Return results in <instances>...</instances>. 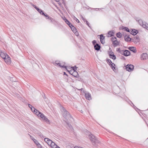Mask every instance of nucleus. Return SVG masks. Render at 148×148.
Masks as SVG:
<instances>
[{
	"label": "nucleus",
	"mask_w": 148,
	"mask_h": 148,
	"mask_svg": "<svg viewBox=\"0 0 148 148\" xmlns=\"http://www.w3.org/2000/svg\"><path fill=\"white\" fill-rule=\"evenodd\" d=\"M0 56L7 64L11 63V61L10 56L6 53L0 51Z\"/></svg>",
	"instance_id": "nucleus-1"
},
{
	"label": "nucleus",
	"mask_w": 148,
	"mask_h": 148,
	"mask_svg": "<svg viewBox=\"0 0 148 148\" xmlns=\"http://www.w3.org/2000/svg\"><path fill=\"white\" fill-rule=\"evenodd\" d=\"M60 110L62 112L63 117H64L65 118H68L69 119L71 118V116L70 114L64 107L61 106Z\"/></svg>",
	"instance_id": "nucleus-2"
},
{
	"label": "nucleus",
	"mask_w": 148,
	"mask_h": 148,
	"mask_svg": "<svg viewBox=\"0 0 148 148\" xmlns=\"http://www.w3.org/2000/svg\"><path fill=\"white\" fill-rule=\"evenodd\" d=\"M89 138L93 145L99 143V141L93 135L90 134L89 136Z\"/></svg>",
	"instance_id": "nucleus-3"
},
{
	"label": "nucleus",
	"mask_w": 148,
	"mask_h": 148,
	"mask_svg": "<svg viewBox=\"0 0 148 148\" xmlns=\"http://www.w3.org/2000/svg\"><path fill=\"white\" fill-rule=\"evenodd\" d=\"M140 25L144 28L148 30V24L141 20H139L138 21Z\"/></svg>",
	"instance_id": "nucleus-4"
},
{
	"label": "nucleus",
	"mask_w": 148,
	"mask_h": 148,
	"mask_svg": "<svg viewBox=\"0 0 148 148\" xmlns=\"http://www.w3.org/2000/svg\"><path fill=\"white\" fill-rule=\"evenodd\" d=\"M46 18L47 19H48L49 21H50V22L54 24H56V21L53 18H52L51 17L48 16L47 14L45 16Z\"/></svg>",
	"instance_id": "nucleus-5"
},
{
	"label": "nucleus",
	"mask_w": 148,
	"mask_h": 148,
	"mask_svg": "<svg viewBox=\"0 0 148 148\" xmlns=\"http://www.w3.org/2000/svg\"><path fill=\"white\" fill-rule=\"evenodd\" d=\"M111 40L112 41L113 44L115 47L117 46L119 44V42L117 40V39L116 37L112 38Z\"/></svg>",
	"instance_id": "nucleus-6"
},
{
	"label": "nucleus",
	"mask_w": 148,
	"mask_h": 148,
	"mask_svg": "<svg viewBox=\"0 0 148 148\" xmlns=\"http://www.w3.org/2000/svg\"><path fill=\"white\" fill-rule=\"evenodd\" d=\"M134 66L132 64H127L126 66V69L128 71H131L133 70Z\"/></svg>",
	"instance_id": "nucleus-7"
},
{
	"label": "nucleus",
	"mask_w": 148,
	"mask_h": 148,
	"mask_svg": "<svg viewBox=\"0 0 148 148\" xmlns=\"http://www.w3.org/2000/svg\"><path fill=\"white\" fill-rule=\"evenodd\" d=\"M141 59L142 60H145L148 58L147 54L146 53H143L141 55Z\"/></svg>",
	"instance_id": "nucleus-8"
},
{
	"label": "nucleus",
	"mask_w": 148,
	"mask_h": 148,
	"mask_svg": "<svg viewBox=\"0 0 148 148\" xmlns=\"http://www.w3.org/2000/svg\"><path fill=\"white\" fill-rule=\"evenodd\" d=\"M85 97L88 100L91 99V97L90 94L88 92H85Z\"/></svg>",
	"instance_id": "nucleus-9"
},
{
	"label": "nucleus",
	"mask_w": 148,
	"mask_h": 148,
	"mask_svg": "<svg viewBox=\"0 0 148 148\" xmlns=\"http://www.w3.org/2000/svg\"><path fill=\"white\" fill-rule=\"evenodd\" d=\"M44 140L49 146L51 145V144L53 142L51 140L49 139L48 138H45Z\"/></svg>",
	"instance_id": "nucleus-10"
},
{
	"label": "nucleus",
	"mask_w": 148,
	"mask_h": 148,
	"mask_svg": "<svg viewBox=\"0 0 148 148\" xmlns=\"http://www.w3.org/2000/svg\"><path fill=\"white\" fill-rule=\"evenodd\" d=\"M100 42L103 44H104L105 43V40H104L105 37L103 36L102 34H101L100 35Z\"/></svg>",
	"instance_id": "nucleus-11"
},
{
	"label": "nucleus",
	"mask_w": 148,
	"mask_h": 148,
	"mask_svg": "<svg viewBox=\"0 0 148 148\" xmlns=\"http://www.w3.org/2000/svg\"><path fill=\"white\" fill-rule=\"evenodd\" d=\"M32 140L34 141V143L36 144L38 148H41L42 146L39 143L38 141H37L36 139L33 138V139H32Z\"/></svg>",
	"instance_id": "nucleus-12"
},
{
	"label": "nucleus",
	"mask_w": 148,
	"mask_h": 148,
	"mask_svg": "<svg viewBox=\"0 0 148 148\" xmlns=\"http://www.w3.org/2000/svg\"><path fill=\"white\" fill-rule=\"evenodd\" d=\"M122 51L123 53V55L126 56H127L130 55V52L128 50H125L124 51L123 50Z\"/></svg>",
	"instance_id": "nucleus-13"
},
{
	"label": "nucleus",
	"mask_w": 148,
	"mask_h": 148,
	"mask_svg": "<svg viewBox=\"0 0 148 148\" xmlns=\"http://www.w3.org/2000/svg\"><path fill=\"white\" fill-rule=\"evenodd\" d=\"M36 115L38 117H41L42 119H43L44 118H45V116L43 113L39 111H38V113L36 114Z\"/></svg>",
	"instance_id": "nucleus-14"
},
{
	"label": "nucleus",
	"mask_w": 148,
	"mask_h": 148,
	"mask_svg": "<svg viewBox=\"0 0 148 148\" xmlns=\"http://www.w3.org/2000/svg\"><path fill=\"white\" fill-rule=\"evenodd\" d=\"M138 32V31L137 30L135 29H132L130 30V33L131 34L133 35H135L137 34Z\"/></svg>",
	"instance_id": "nucleus-15"
},
{
	"label": "nucleus",
	"mask_w": 148,
	"mask_h": 148,
	"mask_svg": "<svg viewBox=\"0 0 148 148\" xmlns=\"http://www.w3.org/2000/svg\"><path fill=\"white\" fill-rule=\"evenodd\" d=\"M124 39L127 42L130 41L131 40V38L129 36L127 35H126L124 36Z\"/></svg>",
	"instance_id": "nucleus-16"
},
{
	"label": "nucleus",
	"mask_w": 148,
	"mask_h": 148,
	"mask_svg": "<svg viewBox=\"0 0 148 148\" xmlns=\"http://www.w3.org/2000/svg\"><path fill=\"white\" fill-rule=\"evenodd\" d=\"M36 10L38 11V12L41 15H42L43 16H45L46 15V14H45L44 12H43V10H42L39 8H37Z\"/></svg>",
	"instance_id": "nucleus-17"
},
{
	"label": "nucleus",
	"mask_w": 148,
	"mask_h": 148,
	"mask_svg": "<svg viewBox=\"0 0 148 148\" xmlns=\"http://www.w3.org/2000/svg\"><path fill=\"white\" fill-rule=\"evenodd\" d=\"M129 49L134 53H136V47H129Z\"/></svg>",
	"instance_id": "nucleus-18"
},
{
	"label": "nucleus",
	"mask_w": 148,
	"mask_h": 148,
	"mask_svg": "<svg viewBox=\"0 0 148 148\" xmlns=\"http://www.w3.org/2000/svg\"><path fill=\"white\" fill-rule=\"evenodd\" d=\"M95 49L97 51H99L100 49V46L98 44H96L94 46Z\"/></svg>",
	"instance_id": "nucleus-19"
},
{
	"label": "nucleus",
	"mask_w": 148,
	"mask_h": 148,
	"mask_svg": "<svg viewBox=\"0 0 148 148\" xmlns=\"http://www.w3.org/2000/svg\"><path fill=\"white\" fill-rule=\"evenodd\" d=\"M32 111L34 112V113H35L36 115V114L38 113V112L39 111L38 110L36 109L34 107H32L31 109Z\"/></svg>",
	"instance_id": "nucleus-20"
},
{
	"label": "nucleus",
	"mask_w": 148,
	"mask_h": 148,
	"mask_svg": "<svg viewBox=\"0 0 148 148\" xmlns=\"http://www.w3.org/2000/svg\"><path fill=\"white\" fill-rule=\"evenodd\" d=\"M72 75L73 76L77 77L79 76V74L76 71H74Z\"/></svg>",
	"instance_id": "nucleus-21"
},
{
	"label": "nucleus",
	"mask_w": 148,
	"mask_h": 148,
	"mask_svg": "<svg viewBox=\"0 0 148 148\" xmlns=\"http://www.w3.org/2000/svg\"><path fill=\"white\" fill-rule=\"evenodd\" d=\"M55 63L56 64H57L58 65L61 67L62 68H66V66H65L64 65H61L60 64L59 62L58 61H56Z\"/></svg>",
	"instance_id": "nucleus-22"
},
{
	"label": "nucleus",
	"mask_w": 148,
	"mask_h": 148,
	"mask_svg": "<svg viewBox=\"0 0 148 148\" xmlns=\"http://www.w3.org/2000/svg\"><path fill=\"white\" fill-rule=\"evenodd\" d=\"M115 64L113 63H112L110 64V66L111 68L113 70V71H114V70H116Z\"/></svg>",
	"instance_id": "nucleus-23"
},
{
	"label": "nucleus",
	"mask_w": 148,
	"mask_h": 148,
	"mask_svg": "<svg viewBox=\"0 0 148 148\" xmlns=\"http://www.w3.org/2000/svg\"><path fill=\"white\" fill-rule=\"evenodd\" d=\"M70 27L71 28L73 32H76L77 31L76 29L73 25H71V26H70Z\"/></svg>",
	"instance_id": "nucleus-24"
},
{
	"label": "nucleus",
	"mask_w": 148,
	"mask_h": 148,
	"mask_svg": "<svg viewBox=\"0 0 148 148\" xmlns=\"http://www.w3.org/2000/svg\"><path fill=\"white\" fill-rule=\"evenodd\" d=\"M64 20L70 27L71 26V25H72V24H71L70 22L66 18L64 19Z\"/></svg>",
	"instance_id": "nucleus-25"
},
{
	"label": "nucleus",
	"mask_w": 148,
	"mask_h": 148,
	"mask_svg": "<svg viewBox=\"0 0 148 148\" xmlns=\"http://www.w3.org/2000/svg\"><path fill=\"white\" fill-rule=\"evenodd\" d=\"M109 56L110 58H112L114 60L116 59V57L115 55H114L113 54H110V53H109Z\"/></svg>",
	"instance_id": "nucleus-26"
},
{
	"label": "nucleus",
	"mask_w": 148,
	"mask_h": 148,
	"mask_svg": "<svg viewBox=\"0 0 148 148\" xmlns=\"http://www.w3.org/2000/svg\"><path fill=\"white\" fill-rule=\"evenodd\" d=\"M114 33L113 32L109 31L108 32V36L111 37L114 35Z\"/></svg>",
	"instance_id": "nucleus-27"
},
{
	"label": "nucleus",
	"mask_w": 148,
	"mask_h": 148,
	"mask_svg": "<svg viewBox=\"0 0 148 148\" xmlns=\"http://www.w3.org/2000/svg\"><path fill=\"white\" fill-rule=\"evenodd\" d=\"M57 145L54 142H53L51 144V145L50 146L52 148H55L56 147H57Z\"/></svg>",
	"instance_id": "nucleus-28"
},
{
	"label": "nucleus",
	"mask_w": 148,
	"mask_h": 148,
	"mask_svg": "<svg viewBox=\"0 0 148 148\" xmlns=\"http://www.w3.org/2000/svg\"><path fill=\"white\" fill-rule=\"evenodd\" d=\"M67 127H68V128L69 129L72 130V129H73V128L72 126L71 125L68 123H67Z\"/></svg>",
	"instance_id": "nucleus-29"
},
{
	"label": "nucleus",
	"mask_w": 148,
	"mask_h": 148,
	"mask_svg": "<svg viewBox=\"0 0 148 148\" xmlns=\"http://www.w3.org/2000/svg\"><path fill=\"white\" fill-rule=\"evenodd\" d=\"M116 36L119 38H120L122 36V34L120 32H119L116 34Z\"/></svg>",
	"instance_id": "nucleus-30"
},
{
	"label": "nucleus",
	"mask_w": 148,
	"mask_h": 148,
	"mask_svg": "<svg viewBox=\"0 0 148 148\" xmlns=\"http://www.w3.org/2000/svg\"><path fill=\"white\" fill-rule=\"evenodd\" d=\"M43 120H44L47 123H50V121H49V120L47 118L46 116H45V118H44Z\"/></svg>",
	"instance_id": "nucleus-31"
},
{
	"label": "nucleus",
	"mask_w": 148,
	"mask_h": 148,
	"mask_svg": "<svg viewBox=\"0 0 148 148\" xmlns=\"http://www.w3.org/2000/svg\"><path fill=\"white\" fill-rule=\"evenodd\" d=\"M106 62L109 65H110V64L112 63L111 60L109 59H107Z\"/></svg>",
	"instance_id": "nucleus-32"
},
{
	"label": "nucleus",
	"mask_w": 148,
	"mask_h": 148,
	"mask_svg": "<svg viewBox=\"0 0 148 148\" xmlns=\"http://www.w3.org/2000/svg\"><path fill=\"white\" fill-rule=\"evenodd\" d=\"M123 29L125 31L127 32H130V31L129 28L127 27H124L123 28Z\"/></svg>",
	"instance_id": "nucleus-33"
},
{
	"label": "nucleus",
	"mask_w": 148,
	"mask_h": 148,
	"mask_svg": "<svg viewBox=\"0 0 148 148\" xmlns=\"http://www.w3.org/2000/svg\"><path fill=\"white\" fill-rule=\"evenodd\" d=\"M130 103H131L133 105V107H134V109L136 110V111H137L136 109L137 110H140L139 109H138L136 106H135L134 105V104H133V103H132V102L131 101H130Z\"/></svg>",
	"instance_id": "nucleus-34"
},
{
	"label": "nucleus",
	"mask_w": 148,
	"mask_h": 148,
	"mask_svg": "<svg viewBox=\"0 0 148 148\" xmlns=\"http://www.w3.org/2000/svg\"><path fill=\"white\" fill-rule=\"evenodd\" d=\"M38 135L41 138H44V137L43 136V135L41 133H38Z\"/></svg>",
	"instance_id": "nucleus-35"
},
{
	"label": "nucleus",
	"mask_w": 148,
	"mask_h": 148,
	"mask_svg": "<svg viewBox=\"0 0 148 148\" xmlns=\"http://www.w3.org/2000/svg\"><path fill=\"white\" fill-rule=\"evenodd\" d=\"M71 68H72L74 71H76V70H77V67L75 66L74 67H72Z\"/></svg>",
	"instance_id": "nucleus-36"
},
{
	"label": "nucleus",
	"mask_w": 148,
	"mask_h": 148,
	"mask_svg": "<svg viewBox=\"0 0 148 148\" xmlns=\"http://www.w3.org/2000/svg\"><path fill=\"white\" fill-rule=\"evenodd\" d=\"M81 18L84 21H85L86 20V19L85 18H84L82 15H81Z\"/></svg>",
	"instance_id": "nucleus-37"
},
{
	"label": "nucleus",
	"mask_w": 148,
	"mask_h": 148,
	"mask_svg": "<svg viewBox=\"0 0 148 148\" xmlns=\"http://www.w3.org/2000/svg\"><path fill=\"white\" fill-rule=\"evenodd\" d=\"M137 41L139 40V38L138 36H137L134 38Z\"/></svg>",
	"instance_id": "nucleus-38"
},
{
	"label": "nucleus",
	"mask_w": 148,
	"mask_h": 148,
	"mask_svg": "<svg viewBox=\"0 0 148 148\" xmlns=\"http://www.w3.org/2000/svg\"><path fill=\"white\" fill-rule=\"evenodd\" d=\"M74 33H75L76 36H78L79 35V33L77 31H76V32H74Z\"/></svg>",
	"instance_id": "nucleus-39"
},
{
	"label": "nucleus",
	"mask_w": 148,
	"mask_h": 148,
	"mask_svg": "<svg viewBox=\"0 0 148 148\" xmlns=\"http://www.w3.org/2000/svg\"><path fill=\"white\" fill-rule=\"evenodd\" d=\"M92 42L93 45H95V44L96 43V41L95 40H94Z\"/></svg>",
	"instance_id": "nucleus-40"
},
{
	"label": "nucleus",
	"mask_w": 148,
	"mask_h": 148,
	"mask_svg": "<svg viewBox=\"0 0 148 148\" xmlns=\"http://www.w3.org/2000/svg\"><path fill=\"white\" fill-rule=\"evenodd\" d=\"M84 93H85V92H86V91H85V90L83 88H81L80 89Z\"/></svg>",
	"instance_id": "nucleus-41"
},
{
	"label": "nucleus",
	"mask_w": 148,
	"mask_h": 148,
	"mask_svg": "<svg viewBox=\"0 0 148 148\" xmlns=\"http://www.w3.org/2000/svg\"><path fill=\"white\" fill-rule=\"evenodd\" d=\"M85 21H86V24L88 26L90 27L89 25V23L86 20Z\"/></svg>",
	"instance_id": "nucleus-42"
},
{
	"label": "nucleus",
	"mask_w": 148,
	"mask_h": 148,
	"mask_svg": "<svg viewBox=\"0 0 148 148\" xmlns=\"http://www.w3.org/2000/svg\"><path fill=\"white\" fill-rule=\"evenodd\" d=\"M32 5L33 6V7L34 8L36 9L37 8H38L34 4H33Z\"/></svg>",
	"instance_id": "nucleus-43"
},
{
	"label": "nucleus",
	"mask_w": 148,
	"mask_h": 148,
	"mask_svg": "<svg viewBox=\"0 0 148 148\" xmlns=\"http://www.w3.org/2000/svg\"><path fill=\"white\" fill-rule=\"evenodd\" d=\"M28 106H29V107L31 109V108H32V107H33V106L32 105H30V104H29Z\"/></svg>",
	"instance_id": "nucleus-44"
},
{
	"label": "nucleus",
	"mask_w": 148,
	"mask_h": 148,
	"mask_svg": "<svg viewBox=\"0 0 148 148\" xmlns=\"http://www.w3.org/2000/svg\"><path fill=\"white\" fill-rule=\"evenodd\" d=\"M76 22L77 23H79V21L77 18L76 19Z\"/></svg>",
	"instance_id": "nucleus-45"
},
{
	"label": "nucleus",
	"mask_w": 148,
	"mask_h": 148,
	"mask_svg": "<svg viewBox=\"0 0 148 148\" xmlns=\"http://www.w3.org/2000/svg\"><path fill=\"white\" fill-rule=\"evenodd\" d=\"M64 75L67 76V75L66 73L65 72H64Z\"/></svg>",
	"instance_id": "nucleus-46"
},
{
	"label": "nucleus",
	"mask_w": 148,
	"mask_h": 148,
	"mask_svg": "<svg viewBox=\"0 0 148 148\" xmlns=\"http://www.w3.org/2000/svg\"><path fill=\"white\" fill-rule=\"evenodd\" d=\"M74 19L75 20H76L77 18L75 16H74Z\"/></svg>",
	"instance_id": "nucleus-47"
},
{
	"label": "nucleus",
	"mask_w": 148,
	"mask_h": 148,
	"mask_svg": "<svg viewBox=\"0 0 148 148\" xmlns=\"http://www.w3.org/2000/svg\"><path fill=\"white\" fill-rule=\"evenodd\" d=\"M80 147H78L76 146L74 147V148H80Z\"/></svg>",
	"instance_id": "nucleus-48"
},
{
	"label": "nucleus",
	"mask_w": 148,
	"mask_h": 148,
	"mask_svg": "<svg viewBox=\"0 0 148 148\" xmlns=\"http://www.w3.org/2000/svg\"><path fill=\"white\" fill-rule=\"evenodd\" d=\"M98 9L99 10H101V8H98Z\"/></svg>",
	"instance_id": "nucleus-49"
},
{
	"label": "nucleus",
	"mask_w": 148,
	"mask_h": 148,
	"mask_svg": "<svg viewBox=\"0 0 148 148\" xmlns=\"http://www.w3.org/2000/svg\"><path fill=\"white\" fill-rule=\"evenodd\" d=\"M11 81H14V82H15V81H14V80H12V79H11Z\"/></svg>",
	"instance_id": "nucleus-50"
},
{
	"label": "nucleus",
	"mask_w": 148,
	"mask_h": 148,
	"mask_svg": "<svg viewBox=\"0 0 148 148\" xmlns=\"http://www.w3.org/2000/svg\"><path fill=\"white\" fill-rule=\"evenodd\" d=\"M30 137H31V138L32 139V138H33V137H32V136L30 135Z\"/></svg>",
	"instance_id": "nucleus-51"
},
{
	"label": "nucleus",
	"mask_w": 148,
	"mask_h": 148,
	"mask_svg": "<svg viewBox=\"0 0 148 148\" xmlns=\"http://www.w3.org/2000/svg\"><path fill=\"white\" fill-rule=\"evenodd\" d=\"M69 73H70V74H71V71L69 72Z\"/></svg>",
	"instance_id": "nucleus-52"
},
{
	"label": "nucleus",
	"mask_w": 148,
	"mask_h": 148,
	"mask_svg": "<svg viewBox=\"0 0 148 148\" xmlns=\"http://www.w3.org/2000/svg\"><path fill=\"white\" fill-rule=\"evenodd\" d=\"M80 148H82V147H80Z\"/></svg>",
	"instance_id": "nucleus-53"
},
{
	"label": "nucleus",
	"mask_w": 148,
	"mask_h": 148,
	"mask_svg": "<svg viewBox=\"0 0 148 148\" xmlns=\"http://www.w3.org/2000/svg\"><path fill=\"white\" fill-rule=\"evenodd\" d=\"M112 53H113L112 52Z\"/></svg>",
	"instance_id": "nucleus-54"
}]
</instances>
